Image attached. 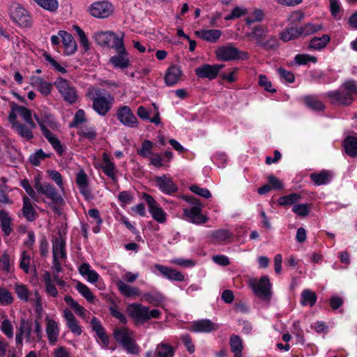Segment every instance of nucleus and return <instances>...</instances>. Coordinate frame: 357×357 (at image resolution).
<instances>
[{
	"label": "nucleus",
	"instance_id": "nucleus-1",
	"mask_svg": "<svg viewBox=\"0 0 357 357\" xmlns=\"http://www.w3.org/2000/svg\"><path fill=\"white\" fill-rule=\"evenodd\" d=\"M357 95V84L354 80L344 82L338 90L328 91L326 93L331 102L333 105H349Z\"/></svg>",
	"mask_w": 357,
	"mask_h": 357
},
{
	"label": "nucleus",
	"instance_id": "nucleus-2",
	"mask_svg": "<svg viewBox=\"0 0 357 357\" xmlns=\"http://www.w3.org/2000/svg\"><path fill=\"white\" fill-rule=\"evenodd\" d=\"M86 96L93 102L92 107L100 116H104L111 109L114 98L109 92H102L99 89L90 86Z\"/></svg>",
	"mask_w": 357,
	"mask_h": 357
},
{
	"label": "nucleus",
	"instance_id": "nucleus-3",
	"mask_svg": "<svg viewBox=\"0 0 357 357\" xmlns=\"http://www.w3.org/2000/svg\"><path fill=\"white\" fill-rule=\"evenodd\" d=\"M215 54L217 59L220 61L246 60L249 58L247 52L238 50L231 43L219 46L215 50Z\"/></svg>",
	"mask_w": 357,
	"mask_h": 357
},
{
	"label": "nucleus",
	"instance_id": "nucleus-4",
	"mask_svg": "<svg viewBox=\"0 0 357 357\" xmlns=\"http://www.w3.org/2000/svg\"><path fill=\"white\" fill-rule=\"evenodd\" d=\"M139 275L138 273L127 271L123 275L121 280L118 279L116 281V285L121 295L127 298L140 296L141 291L139 288L127 284L132 283L136 281Z\"/></svg>",
	"mask_w": 357,
	"mask_h": 357
},
{
	"label": "nucleus",
	"instance_id": "nucleus-5",
	"mask_svg": "<svg viewBox=\"0 0 357 357\" xmlns=\"http://www.w3.org/2000/svg\"><path fill=\"white\" fill-rule=\"evenodd\" d=\"M249 287L254 294L261 299L269 301L271 296V284L266 275H263L259 280L252 278L249 280Z\"/></svg>",
	"mask_w": 357,
	"mask_h": 357
},
{
	"label": "nucleus",
	"instance_id": "nucleus-6",
	"mask_svg": "<svg viewBox=\"0 0 357 357\" xmlns=\"http://www.w3.org/2000/svg\"><path fill=\"white\" fill-rule=\"evenodd\" d=\"M54 84L66 102L72 105L77 101L78 98L77 90L68 80L58 77Z\"/></svg>",
	"mask_w": 357,
	"mask_h": 357
},
{
	"label": "nucleus",
	"instance_id": "nucleus-7",
	"mask_svg": "<svg viewBox=\"0 0 357 357\" xmlns=\"http://www.w3.org/2000/svg\"><path fill=\"white\" fill-rule=\"evenodd\" d=\"M114 338L129 354H137L138 348L132 339V332L128 328L116 329L114 333Z\"/></svg>",
	"mask_w": 357,
	"mask_h": 357
},
{
	"label": "nucleus",
	"instance_id": "nucleus-8",
	"mask_svg": "<svg viewBox=\"0 0 357 357\" xmlns=\"http://www.w3.org/2000/svg\"><path fill=\"white\" fill-rule=\"evenodd\" d=\"M8 11L12 20L19 26L26 27L31 25V17L29 13L18 3H11Z\"/></svg>",
	"mask_w": 357,
	"mask_h": 357
},
{
	"label": "nucleus",
	"instance_id": "nucleus-9",
	"mask_svg": "<svg viewBox=\"0 0 357 357\" xmlns=\"http://www.w3.org/2000/svg\"><path fill=\"white\" fill-rule=\"evenodd\" d=\"M143 198L148 204L149 211L153 218L159 223L165 222L167 220V214L154 198L146 193H144Z\"/></svg>",
	"mask_w": 357,
	"mask_h": 357
},
{
	"label": "nucleus",
	"instance_id": "nucleus-10",
	"mask_svg": "<svg viewBox=\"0 0 357 357\" xmlns=\"http://www.w3.org/2000/svg\"><path fill=\"white\" fill-rule=\"evenodd\" d=\"M36 190L56 204L61 205L64 203L62 196L58 192L56 188L49 183L44 182L43 184H37Z\"/></svg>",
	"mask_w": 357,
	"mask_h": 357
},
{
	"label": "nucleus",
	"instance_id": "nucleus-11",
	"mask_svg": "<svg viewBox=\"0 0 357 357\" xmlns=\"http://www.w3.org/2000/svg\"><path fill=\"white\" fill-rule=\"evenodd\" d=\"M153 181L159 190L166 195H171L178 191L176 184L173 181L172 178L167 174L162 176H155L153 178Z\"/></svg>",
	"mask_w": 357,
	"mask_h": 357
},
{
	"label": "nucleus",
	"instance_id": "nucleus-12",
	"mask_svg": "<svg viewBox=\"0 0 357 357\" xmlns=\"http://www.w3.org/2000/svg\"><path fill=\"white\" fill-rule=\"evenodd\" d=\"M113 12L112 5L107 1H98L89 8L90 14L97 18H106Z\"/></svg>",
	"mask_w": 357,
	"mask_h": 357
},
{
	"label": "nucleus",
	"instance_id": "nucleus-13",
	"mask_svg": "<svg viewBox=\"0 0 357 357\" xmlns=\"http://www.w3.org/2000/svg\"><path fill=\"white\" fill-rule=\"evenodd\" d=\"M202 206H192L190 208L183 209V215L188 221L195 224H204L208 220V218L202 213Z\"/></svg>",
	"mask_w": 357,
	"mask_h": 357
},
{
	"label": "nucleus",
	"instance_id": "nucleus-14",
	"mask_svg": "<svg viewBox=\"0 0 357 357\" xmlns=\"http://www.w3.org/2000/svg\"><path fill=\"white\" fill-rule=\"evenodd\" d=\"M75 182L78 186L79 192L86 200L89 201L93 198L89 189V181L88 176L83 169H80L77 173Z\"/></svg>",
	"mask_w": 357,
	"mask_h": 357
},
{
	"label": "nucleus",
	"instance_id": "nucleus-15",
	"mask_svg": "<svg viewBox=\"0 0 357 357\" xmlns=\"http://www.w3.org/2000/svg\"><path fill=\"white\" fill-rule=\"evenodd\" d=\"M223 65L215 64H204L195 68V74L199 78H207L209 80L215 79L218 75L220 70L222 68Z\"/></svg>",
	"mask_w": 357,
	"mask_h": 357
},
{
	"label": "nucleus",
	"instance_id": "nucleus-16",
	"mask_svg": "<svg viewBox=\"0 0 357 357\" xmlns=\"http://www.w3.org/2000/svg\"><path fill=\"white\" fill-rule=\"evenodd\" d=\"M117 118L121 123L128 127L135 128L138 126L137 119L128 106H123L118 109Z\"/></svg>",
	"mask_w": 357,
	"mask_h": 357
},
{
	"label": "nucleus",
	"instance_id": "nucleus-17",
	"mask_svg": "<svg viewBox=\"0 0 357 357\" xmlns=\"http://www.w3.org/2000/svg\"><path fill=\"white\" fill-rule=\"evenodd\" d=\"M188 329L194 333H210L218 330V326L209 319H201L192 322Z\"/></svg>",
	"mask_w": 357,
	"mask_h": 357
},
{
	"label": "nucleus",
	"instance_id": "nucleus-18",
	"mask_svg": "<svg viewBox=\"0 0 357 357\" xmlns=\"http://www.w3.org/2000/svg\"><path fill=\"white\" fill-rule=\"evenodd\" d=\"M127 310L129 315L137 321L144 322L149 320L148 307L142 304L132 303L128 306Z\"/></svg>",
	"mask_w": 357,
	"mask_h": 357
},
{
	"label": "nucleus",
	"instance_id": "nucleus-19",
	"mask_svg": "<svg viewBox=\"0 0 357 357\" xmlns=\"http://www.w3.org/2000/svg\"><path fill=\"white\" fill-rule=\"evenodd\" d=\"M154 268L158 271L162 275L169 280L183 281L185 279V277L181 272L178 271L176 269L158 264H155L154 265Z\"/></svg>",
	"mask_w": 357,
	"mask_h": 357
},
{
	"label": "nucleus",
	"instance_id": "nucleus-20",
	"mask_svg": "<svg viewBox=\"0 0 357 357\" xmlns=\"http://www.w3.org/2000/svg\"><path fill=\"white\" fill-rule=\"evenodd\" d=\"M46 328L45 331L47 333L49 344L54 345L57 341L59 335V326L56 321L54 320L46 317Z\"/></svg>",
	"mask_w": 357,
	"mask_h": 357
},
{
	"label": "nucleus",
	"instance_id": "nucleus-21",
	"mask_svg": "<svg viewBox=\"0 0 357 357\" xmlns=\"http://www.w3.org/2000/svg\"><path fill=\"white\" fill-rule=\"evenodd\" d=\"M59 35L64 47V54L66 55L74 54L77 50V43L73 36L65 31H59Z\"/></svg>",
	"mask_w": 357,
	"mask_h": 357
},
{
	"label": "nucleus",
	"instance_id": "nucleus-22",
	"mask_svg": "<svg viewBox=\"0 0 357 357\" xmlns=\"http://www.w3.org/2000/svg\"><path fill=\"white\" fill-rule=\"evenodd\" d=\"M10 108L13 110L16 111L17 114L22 118V119L31 127V128H35L36 127V123L32 119V112L30 109L24 106L19 105L14 102L10 103Z\"/></svg>",
	"mask_w": 357,
	"mask_h": 357
},
{
	"label": "nucleus",
	"instance_id": "nucleus-23",
	"mask_svg": "<svg viewBox=\"0 0 357 357\" xmlns=\"http://www.w3.org/2000/svg\"><path fill=\"white\" fill-rule=\"evenodd\" d=\"M53 259L66 260L67 257L66 252V241L61 237L55 238L52 242Z\"/></svg>",
	"mask_w": 357,
	"mask_h": 357
},
{
	"label": "nucleus",
	"instance_id": "nucleus-24",
	"mask_svg": "<svg viewBox=\"0 0 357 357\" xmlns=\"http://www.w3.org/2000/svg\"><path fill=\"white\" fill-rule=\"evenodd\" d=\"M116 54L110 58L109 62L115 68H127L130 66V60L126 50L117 52Z\"/></svg>",
	"mask_w": 357,
	"mask_h": 357
},
{
	"label": "nucleus",
	"instance_id": "nucleus-25",
	"mask_svg": "<svg viewBox=\"0 0 357 357\" xmlns=\"http://www.w3.org/2000/svg\"><path fill=\"white\" fill-rule=\"evenodd\" d=\"M63 317L66 319V325L70 331L76 335H79L82 333V328L79 325L73 313L68 309H66L63 312Z\"/></svg>",
	"mask_w": 357,
	"mask_h": 357
},
{
	"label": "nucleus",
	"instance_id": "nucleus-26",
	"mask_svg": "<svg viewBox=\"0 0 357 357\" xmlns=\"http://www.w3.org/2000/svg\"><path fill=\"white\" fill-rule=\"evenodd\" d=\"M103 162L101 165L103 172L109 177L114 183L117 182V178L116 176V169L115 165L110 160L109 155L106 153H103L102 155Z\"/></svg>",
	"mask_w": 357,
	"mask_h": 357
},
{
	"label": "nucleus",
	"instance_id": "nucleus-27",
	"mask_svg": "<svg viewBox=\"0 0 357 357\" xmlns=\"http://www.w3.org/2000/svg\"><path fill=\"white\" fill-rule=\"evenodd\" d=\"M182 71L179 66H172L167 70L165 75V82L167 86L176 84L181 79Z\"/></svg>",
	"mask_w": 357,
	"mask_h": 357
},
{
	"label": "nucleus",
	"instance_id": "nucleus-28",
	"mask_svg": "<svg viewBox=\"0 0 357 357\" xmlns=\"http://www.w3.org/2000/svg\"><path fill=\"white\" fill-rule=\"evenodd\" d=\"M197 35L202 39L214 43L221 37L222 32L219 29H201L196 32Z\"/></svg>",
	"mask_w": 357,
	"mask_h": 357
},
{
	"label": "nucleus",
	"instance_id": "nucleus-29",
	"mask_svg": "<svg viewBox=\"0 0 357 357\" xmlns=\"http://www.w3.org/2000/svg\"><path fill=\"white\" fill-rule=\"evenodd\" d=\"M22 215L29 222H33L36 219V211L34 209L30 198L24 195L23 197Z\"/></svg>",
	"mask_w": 357,
	"mask_h": 357
},
{
	"label": "nucleus",
	"instance_id": "nucleus-30",
	"mask_svg": "<svg viewBox=\"0 0 357 357\" xmlns=\"http://www.w3.org/2000/svg\"><path fill=\"white\" fill-rule=\"evenodd\" d=\"M79 273L86 277L87 281L91 283L96 282L100 278L99 274L95 270L91 269L88 263H83L79 266Z\"/></svg>",
	"mask_w": 357,
	"mask_h": 357
},
{
	"label": "nucleus",
	"instance_id": "nucleus-31",
	"mask_svg": "<svg viewBox=\"0 0 357 357\" xmlns=\"http://www.w3.org/2000/svg\"><path fill=\"white\" fill-rule=\"evenodd\" d=\"M31 85L37 89L40 92L45 96H47L52 91L51 84L45 82L40 77H32L31 78Z\"/></svg>",
	"mask_w": 357,
	"mask_h": 357
},
{
	"label": "nucleus",
	"instance_id": "nucleus-32",
	"mask_svg": "<svg viewBox=\"0 0 357 357\" xmlns=\"http://www.w3.org/2000/svg\"><path fill=\"white\" fill-rule=\"evenodd\" d=\"M345 153L352 157H357V138L354 136H348L343 141Z\"/></svg>",
	"mask_w": 357,
	"mask_h": 357
},
{
	"label": "nucleus",
	"instance_id": "nucleus-33",
	"mask_svg": "<svg viewBox=\"0 0 357 357\" xmlns=\"http://www.w3.org/2000/svg\"><path fill=\"white\" fill-rule=\"evenodd\" d=\"M155 354L158 357H174L175 348L165 342H162L157 345Z\"/></svg>",
	"mask_w": 357,
	"mask_h": 357
},
{
	"label": "nucleus",
	"instance_id": "nucleus-34",
	"mask_svg": "<svg viewBox=\"0 0 357 357\" xmlns=\"http://www.w3.org/2000/svg\"><path fill=\"white\" fill-rule=\"evenodd\" d=\"M311 180L317 185H321L328 183L331 179L332 174L328 170H322L319 173H312L310 174Z\"/></svg>",
	"mask_w": 357,
	"mask_h": 357
},
{
	"label": "nucleus",
	"instance_id": "nucleus-35",
	"mask_svg": "<svg viewBox=\"0 0 357 357\" xmlns=\"http://www.w3.org/2000/svg\"><path fill=\"white\" fill-rule=\"evenodd\" d=\"M43 278L45 284V291L47 294L52 297H56L58 296V291L52 280L50 273L48 271H45L43 275Z\"/></svg>",
	"mask_w": 357,
	"mask_h": 357
},
{
	"label": "nucleus",
	"instance_id": "nucleus-36",
	"mask_svg": "<svg viewBox=\"0 0 357 357\" xmlns=\"http://www.w3.org/2000/svg\"><path fill=\"white\" fill-rule=\"evenodd\" d=\"M331 38L328 35L324 34L321 37L312 38L309 43V49L320 50L324 48L330 42Z\"/></svg>",
	"mask_w": 357,
	"mask_h": 357
},
{
	"label": "nucleus",
	"instance_id": "nucleus-37",
	"mask_svg": "<svg viewBox=\"0 0 357 357\" xmlns=\"http://www.w3.org/2000/svg\"><path fill=\"white\" fill-rule=\"evenodd\" d=\"M13 129L22 137L26 140H30L33 138V135L31 127L27 124L24 125L22 123H15V127Z\"/></svg>",
	"mask_w": 357,
	"mask_h": 357
},
{
	"label": "nucleus",
	"instance_id": "nucleus-38",
	"mask_svg": "<svg viewBox=\"0 0 357 357\" xmlns=\"http://www.w3.org/2000/svg\"><path fill=\"white\" fill-rule=\"evenodd\" d=\"M229 345L234 357H241L243 350L242 339L236 335H232L229 339Z\"/></svg>",
	"mask_w": 357,
	"mask_h": 357
},
{
	"label": "nucleus",
	"instance_id": "nucleus-39",
	"mask_svg": "<svg viewBox=\"0 0 357 357\" xmlns=\"http://www.w3.org/2000/svg\"><path fill=\"white\" fill-rule=\"evenodd\" d=\"M142 300L154 306H159L164 302L165 297L161 293L158 291L149 292L143 294Z\"/></svg>",
	"mask_w": 357,
	"mask_h": 357
},
{
	"label": "nucleus",
	"instance_id": "nucleus-40",
	"mask_svg": "<svg viewBox=\"0 0 357 357\" xmlns=\"http://www.w3.org/2000/svg\"><path fill=\"white\" fill-rule=\"evenodd\" d=\"M6 182L7 179L5 177L0 178V205L13 204V201L7 195L10 189L6 185Z\"/></svg>",
	"mask_w": 357,
	"mask_h": 357
},
{
	"label": "nucleus",
	"instance_id": "nucleus-41",
	"mask_svg": "<svg viewBox=\"0 0 357 357\" xmlns=\"http://www.w3.org/2000/svg\"><path fill=\"white\" fill-rule=\"evenodd\" d=\"M0 222L1 227L4 235L8 236L12 232L11 219L7 212L5 211H0Z\"/></svg>",
	"mask_w": 357,
	"mask_h": 357
},
{
	"label": "nucleus",
	"instance_id": "nucleus-42",
	"mask_svg": "<svg viewBox=\"0 0 357 357\" xmlns=\"http://www.w3.org/2000/svg\"><path fill=\"white\" fill-rule=\"evenodd\" d=\"M301 36L299 28L290 26L287 27L283 31L280 33V38L287 42L291 40H295Z\"/></svg>",
	"mask_w": 357,
	"mask_h": 357
},
{
	"label": "nucleus",
	"instance_id": "nucleus-43",
	"mask_svg": "<svg viewBox=\"0 0 357 357\" xmlns=\"http://www.w3.org/2000/svg\"><path fill=\"white\" fill-rule=\"evenodd\" d=\"M267 33L268 29L266 27L257 25L253 27L252 31L249 35L255 40L257 45H259V42L266 38Z\"/></svg>",
	"mask_w": 357,
	"mask_h": 357
},
{
	"label": "nucleus",
	"instance_id": "nucleus-44",
	"mask_svg": "<svg viewBox=\"0 0 357 357\" xmlns=\"http://www.w3.org/2000/svg\"><path fill=\"white\" fill-rule=\"evenodd\" d=\"M65 302L71 307L75 313L83 318L86 316V310L80 305L76 301H75L70 296H66L64 297Z\"/></svg>",
	"mask_w": 357,
	"mask_h": 357
},
{
	"label": "nucleus",
	"instance_id": "nucleus-45",
	"mask_svg": "<svg viewBox=\"0 0 357 357\" xmlns=\"http://www.w3.org/2000/svg\"><path fill=\"white\" fill-rule=\"evenodd\" d=\"M303 102L307 107L313 110L321 111L324 109V103L314 96H305L303 98Z\"/></svg>",
	"mask_w": 357,
	"mask_h": 357
},
{
	"label": "nucleus",
	"instance_id": "nucleus-46",
	"mask_svg": "<svg viewBox=\"0 0 357 357\" xmlns=\"http://www.w3.org/2000/svg\"><path fill=\"white\" fill-rule=\"evenodd\" d=\"M76 289L77 291L89 302L93 303L95 301V296L91 291L90 289L81 282H77Z\"/></svg>",
	"mask_w": 357,
	"mask_h": 357
},
{
	"label": "nucleus",
	"instance_id": "nucleus-47",
	"mask_svg": "<svg viewBox=\"0 0 357 357\" xmlns=\"http://www.w3.org/2000/svg\"><path fill=\"white\" fill-rule=\"evenodd\" d=\"M123 37L124 34L123 33L120 35H116L113 32L109 47L114 48L116 52L124 51L126 48L123 45Z\"/></svg>",
	"mask_w": 357,
	"mask_h": 357
},
{
	"label": "nucleus",
	"instance_id": "nucleus-48",
	"mask_svg": "<svg viewBox=\"0 0 357 357\" xmlns=\"http://www.w3.org/2000/svg\"><path fill=\"white\" fill-rule=\"evenodd\" d=\"M317 301V295L315 292L310 289H304L301 293V303L303 305H309L313 306Z\"/></svg>",
	"mask_w": 357,
	"mask_h": 357
},
{
	"label": "nucleus",
	"instance_id": "nucleus-49",
	"mask_svg": "<svg viewBox=\"0 0 357 357\" xmlns=\"http://www.w3.org/2000/svg\"><path fill=\"white\" fill-rule=\"evenodd\" d=\"M112 33V31L97 32L94 34V39L98 45L109 47Z\"/></svg>",
	"mask_w": 357,
	"mask_h": 357
},
{
	"label": "nucleus",
	"instance_id": "nucleus-50",
	"mask_svg": "<svg viewBox=\"0 0 357 357\" xmlns=\"http://www.w3.org/2000/svg\"><path fill=\"white\" fill-rule=\"evenodd\" d=\"M301 199V195L297 193H291L290 195L283 196L279 198L278 204L286 206L297 203Z\"/></svg>",
	"mask_w": 357,
	"mask_h": 357
},
{
	"label": "nucleus",
	"instance_id": "nucleus-51",
	"mask_svg": "<svg viewBox=\"0 0 357 357\" xmlns=\"http://www.w3.org/2000/svg\"><path fill=\"white\" fill-rule=\"evenodd\" d=\"M322 29L321 24L307 23L299 28L301 36H307Z\"/></svg>",
	"mask_w": 357,
	"mask_h": 357
},
{
	"label": "nucleus",
	"instance_id": "nucleus-52",
	"mask_svg": "<svg viewBox=\"0 0 357 357\" xmlns=\"http://www.w3.org/2000/svg\"><path fill=\"white\" fill-rule=\"evenodd\" d=\"M38 6L43 9L50 12H54L59 8L57 0H33Z\"/></svg>",
	"mask_w": 357,
	"mask_h": 357
},
{
	"label": "nucleus",
	"instance_id": "nucleus-53",
	"mask_svg": "<svg viewBox=\"0 0 357 357\" xmlns=\"http://www.w3.org/2000/svg\"><path fill=\"white\" fill-rule=\"evenodd\" d=\"M18 331L23 335H25L26 342H31L32 328L31 324L28 320L24 319L21 320Z\"/></svg>",
	"mask_w": 357,
	"mask_h": 357
},
{
	"label": "nucleus",
	"instance_id": "nucleus-54",
	"mask_svg": "<svg viewBox=\"0 0 357 357\" xmlns=\"http://www.w3.org/2000/svg\"><path fill=\"white\" fill-rule=\"evenodd\" d=\"M153 143L150 140L146 139L142 144L140 149L137 150V154L143 158H147L153 155L152 149Z\"/></svg>",
	"mask_w": 357,
	"mask_h": 357
},
{
	"label": "nucleus",
	"instance_id": "nucleus-55",
	"mask_svg": "<svg viewBox=\"0 0 357 357\" xmlns=\"http://www.w3.org/2000/svg\"><path fill=\"white\" fill-rule=\"evenodd\" d=\"M34 118L36 120L38 124L39 125L40 130L42 128L45 127L46 126H49L52 128L55 125L54 121L52 119V116L50 114H45L44 116L40 118L37 114H34Z\"/></svg>",
	"mask_w": 357,
	"mask_h": 357
},
{
	"label": "nucleus",
	"instance_id": "nucleus-56",
	"mask_svg": "<svg viewBox=\"0 0 357 357\" xmlns=\"http://www.w3.org/2000/svg\"><path fill=\"white\" fill-rule=\"evenodd\" d=\"M86 121L85 112L83 109H78L73 117V121L70 123V128L77 127L79 125Z\"/></svg>",
	"mask_w": 357,
	"mask_h": 357
},
{
	"label": "nucleus",
	"instance_id": "nucleus-57",
	"mask_svg": "<svg viewBox=\"0 0 357 357\" xmlns=\"http://www.w3.org/2000/svg\"><path fill=\"white\" fill-rule=\"evenodd\" d=\"M310 210V205L308 204H295L292 208V211L299 216H307Z\"/></svg>",
	"mask_w": 357,
	"mask_h": 357
},
{
	"label": "nucleus",
	"instance_id": "nucleus-58",
	"mask_svg": "<svg viewBox=\"0 0 357 357\" xmlns=\"http://www.w3.org/2000/svg\"><path fill=\"white\" fill-rule=\"evenodd\" d=\"M0 268L5 272L9 273L12 271V261L8 253H3L0 257Z\"/></svg>",
	"mask_w": 357,
	"mask_h": 357
},
{
	"label": "nucleus",
	"instance_id": "nucleus-59",
	"mask_svg": "<svg viewBox=\"0 0 357 357\" xmlns=\"http://www.w3.org/2000/svg\"><path fill=\"white\" fill-rule=\"evenodd\" d=\"M79 135L89 140H93L97 137V133L94 127H82L79 131Z\"/></svg>",
	"mask_w": 357,
	"mask_h": 357
},
{
	"label": "nucleus",
	"instance_id": "nucleus-60",
	"mask_svg": "<svg viewBox=\"0 0 357 357\" xmlns=\"http://www.w3.org/2000/svg\"><path fill=\"white\" fill-rule=\"evenodd\" d=\"M47 156V155L42 149H39L30 155L29 161L33 165L38 166L40 161L44 160Z\"/></svg>",
	"mask_w": 357,
	"mask_h": 357
},
{
	"label": "nucleus",
	"instance_id": "nucleus-61",
	"mask_svg": "<svg viewBox=\"0 0 357 357\" xmlns=\"http://www.w3.org/2000/svg\"><path fill=\"white\" fill-rule=\"evenodd\" d=\"M47 174L50 178L55 182L61 190H63V181L61 174L56 170H48Z\"/></svg>",
	"mask_w": 357,
	"mask_h": 357
},
{
	"label": "nucleus",
	"instance_id": "nucleus-62",
	"mask_svg": "<svg viewBox=\"0 0 357 357\" xmlns=\"http://www.w3.org/2000/svg\"><path fill=\"white\" fill-rule=\"evenodd\" d=\"M45 60L48 62L51 66L58 72L64 74L67 70L64 67H62L56 60H54L50 54H44Z\"/></svg>",
	"mask_w": 357,
	"mask_h": 357
},
{
	"label": "nucleus",
	"instance_id": "nucleus-63",
	"mask_svg": "<svg viewBox=\"0 0 357 357\" xmlns=\"http://www.w3.org/2000/svg\"><path fill=\"white\" fill-rule=\"evenodd\" d=\"M0 328L8 338L13 337V327L8 319H6L1 322Z\"/></svg>",
	"mask_w": 357,
	"mask_h": 357
},
{
	"label": "nucleus",
	"instance_id": "nucleus-64",
	"mask_svg": "<svg viewBox=\"0 0 357 357\" xmlns=\"http://www.w3.org/2000/svg\"><path fill=\"white\" fill-rule=\"evenodd\" d=\"M264 18V13L261 10H255L246 18V23L251 25L255 22H260Z\"/></svg>",
	"mask_w": 357,
	"mask_h": 357
}]
</instances>
